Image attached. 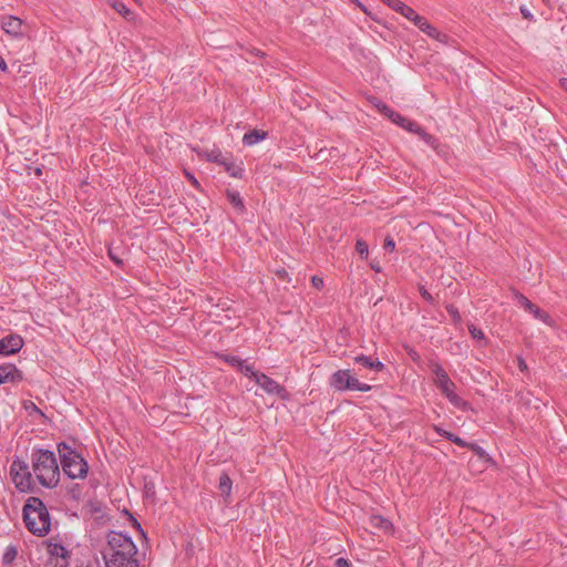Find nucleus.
Here are the masks:
<instances>
[{
    "mask_svg": "<svg viewBox=\"0 0 567 567\" xmlns=\"http://www.w3.org/2000/svg\"><path fill=\"white\" fill-rule=\"evenodd\" d=\"M206 157L208 162L223 166L231 177L243 178L244 168L237 165L230 155H225L219 150H213L207 153Z\"/></svg>",
    "mask_w": 567,
    "mask_h": 567,
    "instance_id": "1a4fd4ad",
    "label": "nucleus"
},
{
    "mask_svg": "<svg viewBox=\"0 0 567 567\" xmlns=\"http://www.w3.org/2000/svg\"><path fill=\"white\" fill-rule=\"evenodd\" d=\"M22 372L12 363L0 365V384L18 383L22 381Z\"/></svg>",
    "mask_w": 567,
    "mask_h": 567,
    "instance_id": "4468645a",
    "label": "nucleus"
},
{
    "mask_svg": "<svg viewBox=\"0 0 567 567\" xmlns=\"http://www.w3.org/2000/svg\"><path fill=\"white\" fill-rule=\"evenodd\" d=\"M429 367L434 375V384L442 395H444L453 406L465 410L467 408V402L456 394V384L450 379L443 367L437 361L433 360L430 361Z\"/></svg>",
    "mask_w": 567,
    "mask_h": 567,
    "instance_id": "20e7f679",
    "label": "nucleus"
},
{
    "mask_svg": "<svg viewBox=\"0 0 567 567\" xmlns=\"http://www.w3.org/2000/svg\"><path fill=\"white\" fill-rule=\"evenodd\" d=\"M514 296L518 305L524 308V310L532 313L535 319L544 322L549 327L555 324L554 319L546 311L542 310L538 306L528 300L523 293L519 291H514Z\"/></svg>",
    "mask_w": 567,
    "mask_h": 567,
    "instance_id": "9b49d317",
    "label": "nucleus"
},
{
    "mask_svg": "<svg viewBox=\"0 0 567 567\" xmlns=\"http://www.w3.org/2000/svg\"><path fill=\"white\" fill-rule=\"evenodd\" d=\"M373 520H377L378 523H375V525L384 529H388L391 526V523L388 519L382 518L381 516H374Z\"/></svg>",
    "mask_w": 567,
    "mask_h": 567,
    "instance_id": "f704fd0d",
    "label": "nucleus"
},
{
    "mask_svg": "<svg viewBox=\"0 0 567 567\" xmlns=\"http://www.w3.org/2000/svg\"><path fill=\"white\" fill-rule=\"evenodd\" d=\"M425 34L442 43H446L449 39L445 33H442L432 24L425 27Z\"/></svg>",
    "mask_w": 567,
    "mask_h": 567,
    "instance_id": "b1692460",
    "label": "nucleus"
},
{
    "mask_svg": "<svg viewBox=\"0 0 567 567\" xmlns=\"http://www.w3.org/2000/svg\"><path fill=\"white\" fill-rule=\"evenodd\" d=\"M218 358L235 368L237 371L241 372L247 378L254 369V365L248 364L246 360H241L237 355L219 354Z\"/></svg>",
    "mask_w": 567,
    "mask_h": 567,
    "instance_id": "2eb2a0df",
    "label": "nucleus"
},
{
    "mask_svg": "<svg viewBox=\"0 0 567 567\" xmlns=\"http://www.w3.org/2000/svg\"><path fill=\"white\" fill-rule=\"evenodd\" d=\"M560 86L567 92V78H563L559 81Z\"/></svg>",
    "mask_w": 567,
    "mask_h": 567,
    "instance_id": "49530a36",
    "label": "nucleus"
},
{
    "mask_svg": "<svg viewBox=\"0 0 567 567\" xmlns=\"http://www.w3.org/2000/svg\"><path fill=\"white\" fill-rule=\"evenodd\" d=\"M382 2L399 13H401V8L405 7V3L400 0H382Z\"/></svg>",
    "mask_w": 567,
    "mask_h": 567,
    "instance_id": "c756f323",
    "label": "nucleus"
},
{
    "mask_svg": "<svg viewBox=\"0 0 567 567\" xmlns=\"http://www.w3.org/2000/svg\"><path fill=\"white\" fill-rule=\"evenodd\" d=\"M400 14H402L409 21L413 22L414 25L417 22H421V19L423 18L413 8H411L408 4H405L404 8H401V13Z\"/></svg>",
    "mask_w": 567,
    "mask_h": 567,
    "instance_id": "393cba45",
    "label": "nucleus"
},
{
    "mask_svg": "<svg viewBox=\"0 0 567 567\" xmlns=\"http://www.w3.org/2000/svg\"><path fill=\"white\" fill-rule=\"evenodd\" d=\"M419 292L425 301H427L431 305L434 303L433 296L427 291V289L424 286H419Z\"/></svg>",
    "mask_w": 567,
    "mask_h": 567,
    "instance_id": "2f4dec72",
    "label": "nucleus"
},
{
    "mask_svg": "<svg viewBox=\"0 0 567 567\" xmlns=\"http://www.w3.org/2000/svg\"><path fill=\"white\" fill-rule=\"evenodd\" d=\"M10 475L20 492H28L32 487V474L29 464L20 458H14L10 465Z\"/></svg>",
    "mask_w": 567,
    "mask_h": 567,
    "instance_id": "0eeeda50",
    "label": "nucleus"
},
{
    "mask_svg": "<svg viewBox=\"0 0 567 567\" xmlns=\"http://www.w3.org/2000/svg\"><path fill=\"white\" fill-rule=\"evenodd\" d=\"M377 107L384 116H386L393 123H395L400 127L406 130L408 132H409V126H410L409 124H416L415 121H412V120H409V118L402 116L400 113L395 112L392 107H390L389 105H386L384 103L380 102L379 104H377Z\"/></svg>",
    "mask_w": 567,
    "mask_h": 567,
    "instance_id": "ddd939ff",
    "label": "nucleus"
},
{
    "mask_svg": "<svg viewBox=\"0 0 567 567\" xmlns=\"http://www.w3.org/2000/svg\"><path fill=\"white\" fill-rule=\"evenodd\" d=\"M106 567H138L135 557L132 558H104Z\"/></svg>",
    "mask_w": 567,
    "mask_h": 567,
    "instance_id": "412c9836",
    "label": "nucleus"
},
{
    "mask_svg": "<svg viewBox=\"0 0 567 567\" xmlns=\"http://www.w3.org/2000/svg\"><path fill=\"white\" fill-rule=\"evenodd\" d=\"M25 409L27 410L31 409L32 411H34L41 415L43 414L42 411L33 402H29V405H25Z\"/></svg>",
    "mask_w": 567,
    "mask_h": 567,
    "instance_id": "37998d69",
    "label": "nucleus"
},
{
    "mask_svg": "<svg viewBox=\"0 0 567 567\" xmlns=\"http://www.w3.org/2000/svg\"><path fill=\"white\" fill-rule=\"evenodd\" d=\"M330 385L337 391L369 392L372 386L360 382L349 369L338 370L331 375Z\"/></svg>",
    "mask_w": 567,
    "mask_h": 567,
    "instance_id": "423d86ee",
    "label": "nucleus"
},
{
    "mask_svg": "<svg viewBox=\"0 0 567 567\" xmlns=\"http://www.w3.org/2000/svg\"><path fill=\"white\" fill-rule=\"evenodd\" d=\"M110 257H111V259H112L115 264H117V265L122 264V260H121V259H118V258H116V256H114L111 251H110Z\"/></svg>",
    "mask_w": 567,
    "mask_h": 567,
    "instance_id": "de8ad7c7",
    "label": "nucleus"
},
{
    "mask_svg": "<svg viewBox=\"0 0 567 567\" xmlns=\"http://www.w3.org/2000/svg\"><path fill=\"white\" fill-rule=\"evenodd\" d=\"M468 332L474 339L481 340L485 338L483 331L474 324L468 326Z\"/></svg>",
    "mask_w": 567,
    "mask_h": 567,
    "instance_id": "473e14b6",
    "label": "nucleus"
},
{
    "mask_svg": "<svg viewBox=\"0 0 567 567\" xmlns=\"http://www.w3.org/2000/svg\"><path fill=\"white\" fill-rule=\"evenodd\" d=\"M58 452L63 473L71 480L85 478L89 472L87 462L70 445L62 442L58 444Z\"/></svg>",
    "mask_w": 567,
    "mask_h": 567,
    "instance_id": "7ed1b4c3",
    "label": "nucleus"
},
{
    "mask_svg": "<svg viewBox=\"0 0 567 567\" xmlns=\"http://www.w3.org/2000/svg\"><path fill=\"white\" fill-rule=\"evenodd\" d=\"M277 275H278V277H279L280 279H282V280H288V281L290 280L289 275H288V271H287L286 269H284V268H282V269L277 270Z\"/></svg>",
    "mask_w": 567,
    "mask_h": 567,
    "instance_id": "a19ab883",
    "label": "nucleus"
},
{
    "mask_svg": "<svg viewBox=\"0 0 567 567\" xmlns=\"http://www.w3.org/2000/svg\"><path fill=\"white\" fill-rule=\"evenodd\" d=\"M519 369H520L522 371H524V370H526V369H527L526 363H525V362H524V360H522V359L519 360Z\"/></svg>",
    "mask_w": 567,
    "mask_h": 567,
    "instance_id": "09e8293b",
    "label": "nucleus"
},
{
    "mask_svg": "<svg viewBox=\"0 0 567 567\" xmlns=\"http://www.w3.org/2000/svg\"><path fill=\"white\" fill-rule=\"evenodd\" d=\"M17 555H18V548L16 545H9L7 546V548L4 549L3 554H2V564L4 566H9L11 565L14 559L17 558Z\"/></svg>",
    "mask_w": 567,
    "mask_h": 567,
    "instance_id": "5701e85b",
    "label": "nucleus"
},
{
    "mask_svg": "<svg viewBox=\"0 0 567 567\" xmlns=\"http://www.w3.org/2000/svg\"><path fill=\"white\" fill-rule=\"evenodd\" d=\"M468 450L473 451L477 456L484 457L486 455V452L483 447L477 445L476 443H470Z\"/></svg>",
    "mask_w": 567,
    "mask_h": 567,
    "instance_id": "72a5a7b5",
    "label": "nucleus"
},
{
    "mask_svg": "<svg viewBox=\"0 0 567 567\" xmlns=\"http://www.w3.org/2000/svg\"><path fill=\"white\" fill-rule=\"evenodd\" d=\"M311 282H312V286L319 290L322 289L323 285H324L323 279L319 276H313L311 278Z\"/></svg>",
    "mask_w": 567,
    "mask_h": 567,
    "instance_id": "4c0bfd02",
    "label": "nucleus"
},
{
    "mask_svg": "<svg viewBox=\"0 0 567 567\" xmlns=\"http://www.w3.org/2000/svg\"><path fill=\"white\" fill-rule=\"evenodd\" d=\"M409 125V132L416 134L425 144H427L434 151L439 150L440 142L435 136L425 132L417 123Z\"/></svg>",
    "mask_w": 567,
    "mask_h": 567,
    "instance_id": "dca6fc26",
    "label": "nucleus"
},
{
    "mask_svg": "<svg viewBox=\"0 0 567 567\" xmlns=\"http://www.w3.org/2000/svg\"><path fill=\"white\" fill-rule=\"evenodd\" d=\"M2 29L10 35L19 37L22 34V21L13 16L6 17L2 20Z\"/></svg>",
    "mask_w": 567,
    "mask_h": 567,
    "instance_id": "f3484780",
    "label": "nucleus"
},
{
    "mask_svg": "<svg viewBox=\"0 0 567 567\" xmlns=\"http://www.w3.org/2000/svg\"><path fill=\"white\" fill-rule=\"evenodd\" d=\"M32 468L38 482L48 488L55 487L60 480L55 454L49 450H35L32 453Z\"/></svg>",
    "mask_w": 567,
    "mask_h": 567,
    "instance_id": "f257e3e1",
    "label": "nucleus"
},
{
    "mask_svg": "<svg viewBox=\"0 0 567 567\" xmlns=\"http://www.w3.org/2000/svg\"><path fill=\"white\" fill-rule=\"evenodd\" d=\"M336 567H353L350 560L347 558L340 557L334 563Z\"/></svg>",
    "mask_w": 567,
    "mask_h": 567,
    "instance_id": "58836bf2",
    "label": "nucleus"
},
{
    "mask_svg": "<svg viewBox=\"0 0 567 567\" xmlns=\"http://www.w3.org/2000/svg\"><path fill=\"white\" fill-rule=\"evenodd\" d=\"M449 441H451L454 444H456L457 446L464 447V449H468V445L471 443V442H466L465 440H463L462 437L457 436L454 433L449 434Z\"/></svg>",
    "mask_w": 567,
    "mask_h": 567,
    "instance_id": "c85d7f7f",
    "label": "nucleus"
},
{
    "mask_svg": "<svg viewBox=\"0 0 567 567\" xmlns=\"http://www.w3.org/2000/svg\"><path fill=\"white\" fill-rule=\"evenodd\" d=\"M112 8L126 19H130L133 16V12L120 0L113 1Z\"/></svg>",
    "mask_w": 567,
    "mask_h": 567,
    "instance_id": "a878e982",
    "label": "nucleus"
},
{
    "mask_svg": "<svg viewBox=\"0 0 567 567\" xmlns=\"http://www.w3.org/2000/svg\"><path fill=\"white\" fill-rule=\"evenodd\" d=\"M433 430L440 435V436H443L444 439L449 440V434H452V432H449L446 430H444L443 427H441L440 425H436L434 424L433 425Z\"/></svg>",
    "mask_w": 567,
    "mask_h": 567,
    "instance_id": "e433bc0d",
    "label": "nucleus"
},
{
    "mask_svg": "<svg viewBox=\"0 0 567 567\" xmlns=\"http://www.w3.org/2000/svg\"><path fill=\"white\" fill-rule=\"evenodd\" d=\"M354 362L377 372L383 370L384 368V364L379 359H373L372 357L364 354L357 355L354 358Z\"/></svg>",
    "mask_w": 567,
    "mask_h": 567,
    "instance_id": "6ab92c4d",
    "label": "nucleus"
},
{
    "mask_svg": "<svg viewBox=\"0 0 567 567\" xmlns=\"http://www.w3.org/2000/svg\"><path fill=\"white\" fill-rule=\"evenodd\" d=\"M136 554V545L130 536L117 532L107 534V546L103 550V558H132Z\"/></svg>",
    "mask_w": 567,
    "mask_h": 567,
    "instance_id": "39448f33",
    "label": "nucleus"
},
{
    "mask_svg": "<svg viewBox=\"0 0 567 567\" xmlns=\"http://www.w3.org/2000/svg\"><path fill=\"white\" fill-rule=\"evenodd\" d=\"M520 12L524 16V18H527L529 19L532 17V14L529 13V11L525 8H520Z\"/></svg>",
    "mask_w": 567,
    "mask_h": 567,
    "instance_id": "a18cd8bd",
    "label": "nucleus"
},
{
    "mask_svg": "<svg viewBox=\"0 0 567 567\" xmlns=\"http://www.w3.org/2000/svg\"><path fill=\"white\" fill-rule=\"evenodd\" d=\"M431 23L423 17L421 19V22H417L415 27H417L423 33H425V27L430 25Z\"/></svg>",
    "mask_w": 567,
    "mask_h": 567,
    "instance_id": "ea45409f",
    "label": "nucleus"
},
{
    "mask_svg": "<svg viewBox=\"0 0 567 567\" xmlns=\"http://www.w3.org/2000/svg\"><path fill=\"white\" fill-rule=\"evenodd\" d=\"M231 486H233V483H231L229 475L227 473H221L219 476V483H218V488H219L220 493L225 496H229L231 493Z\"/></svg>",
    "mask_w": 567,
    "mask_h": 567,
    "instance_id": "4be33fe9",
    "label": "nucleus"
},
{
    "mask_svg": "<svg viewBox=\"0 0 567 567\" xmlns=\"http://www.w3.org/2000/svg\"><path fill=\"white\" fill-rule=\"evenodd\" d=\"M24 341L19 334H9L0 339V354L10 355L19 352Z\"/></svg>",
    "mask_w": 567,
    "mask_h": 567,
    "instance_id": "f8f14e48",
    "label": "nucleus"
},
{
    "mask_svg": "<svg viewBox=\"0 0 567 567\" xmlns=\"http://www.w3.org/2000/svg\"><path fill=\"white\" fill-rule=\"evenodd\" d=\"M226 196L229 203L233 205V207L239 213L244 214L246 212V206L244 204V200L239 194V192L235 189H227Z\"/></svg>",
    "mask_w": 567,
    "mask_h": 567,
    "instance_id": "aec40b11",
    "label": "nucleus"
},
{
    "mask_svg": "<svg viewBox=\"0 0 567 567\" xmlns=\"http://www.w3.org/2000/svg\"><path fill=\"white\" fill-rule=\"evenodd\" d=\"M267 136L268 133L266 131L255 128L245 133V135L243 136V144L245 146H254L259 142L266 140Z\"/></svg>",
    "mask_w": 567,
    "mask_h": 567,
    "instance_id": "a211bd4d",
    "label": "nucleus"
},
{
    "mask_svg": "<svg viewBox=\"0 0 567 567\" xmlns=\"http://www.w3.org/2000/svg\"><path fill=\"white\" fill-rule=\"evenodd\" d=\"M47 553L49 555L48 564L50 567H68L70 551L60 543L48 542Z\"/></svg>",
    "mask_w": 567,
    "mask_h": 567,
    "instance_id": "9d476101",
    "label": "nucleus"
},
{
    "mask_svg": "<svg viewBox=\"0 0 567 567\" xmlns=\"http://www.w3.org/2000/svg\"><path fill=\"white\" fill-rule=\"evenodd\" d=\"M355 250L361 256V258H368L369 247L364 240H358L355 244Z\"/></svg>",
    "mask_w": 567,
    "mask_h": 567,
    "instance_id": "bb28decb",
    "label": "nucleus"
},
{
    "mask_svg": "<svg viewBox=\"0 0 567 567\" xmlns=\"http://www.w3.org/2000/svg\"><path fill=\"white\" fill-rule=\"evenodd\" d=\"M186 176L188 178V181L192 183L193 186H195L196 188H199V183L198 181L194 177V175L189 174V173H186Z\"/></svg>",
    "mask_w": 567,
    "mask_h": 567,
    "instance_id": "79ce46f5",
    "label": "nucleus"
},
{
    "mask_svg": "<svg viewBox=\"0 0 567 567\" xmlns=\"http://www.w3.org/2000/svg\"><path fill=\"white\" fill-rule=\"evenodd\" d=\"M445 309H446L447 313L452 317L454 322L461 321L462 318H461L460 311L453 303L446 305Z\"/></svg>",
    "mask_w": 567,
    "mask_h": 567,
    "instance_id": "cd10ccee",
    "label": "nucleus"
},
{
    "mask_svg": "<svg viewBox=\"0 0 567 567\" xmlns=\"http://www.w3.org/2000/svg\"><path fill=\"white\" fill-rule=\"evenodd\" d=\"M0 70L2 72H6L8 70L7 62H6V60L2 56H0Z\"/></svg>",
    "mask_w": 567,
    "mask_h": 567,
    "instance_id": "c03bdc74",
    "label": "nucleus"
},
{
    "mask_svg": "<svg viewBox=\"0 0 567 567\" xmlns=\"http://www.w3.org/2000/svg\"><path fill=\"white\" fill-rule=\"evenodd\" d=\"M132 519H133V525L136 526L138 529H141V524L134 517H132Z\"/></svg>",
    "mask_w": 567,
    "mask_h": 567,
    "instance_id": "8fccbe9b",
    "label": "nucleus"
},
{
    "mask_svg": "<svg viewBox=\"0 0 567 567\" xmlns=\"http://www.w3.org/2000/svg\"><path fill=\"white\" fill-rule=\"evenodd\" d=\"M383 248H384L385 250H388V251H393V250H394V248H395V243H394L393 238H391V237H386V238L384 239Z\"/></svg>",
    "mask_w": 567,
    "mask_h": 567,
    "instance_id": "c9c22d12",
    "label": "nucleus"
},
{
    "mask_svg": "<svg viewBox=\"0 0 567 567\" xmlns=\"http://www.w3.org/2000/svg\"><path fill=\"white\" fill-rule=\"evenodd\" d=\"M155 485L153 482H145L144 484V496L147 498H154L155 497Z\"/></svg>",
    "mask_w": 567,
    "mask_h": 567,
    "instance_id": "7c9ffc66",
    "label": "nucleus"
},
{
    "mask_svg": "<svg viewBox=\"0 0 567 567\" xmlns=\"http://www.w3.org/2000/svg\"><path fill=\"white\" fill-rule=\"evenodd\" d=\"M248 378L258 384L267 394L277 395L281 399L286 396V389L267 374L252 369Z\"/></svg>",
    "mask_w": 567,
    "mask_h": 567,
    "instance_id": "6e6552de",
    "label": "nucleus"
},
{
    "mask_svg": "<svg viewBox=\"0 0 567 567\" xmlns=\"http://www.w3.org/2000/svg\"><path fill=\"white\" fill-rule=\"evenodd\" d=\"M23 520L30 533L44 536L51 529L49 511L39 497H30L23 506Z\"/></svg>",
    "mask_w": 567,
    "mask_h": 567,
    "instance_id": "f03ea898",
    "label": "nucleus"
}]
</instances>
